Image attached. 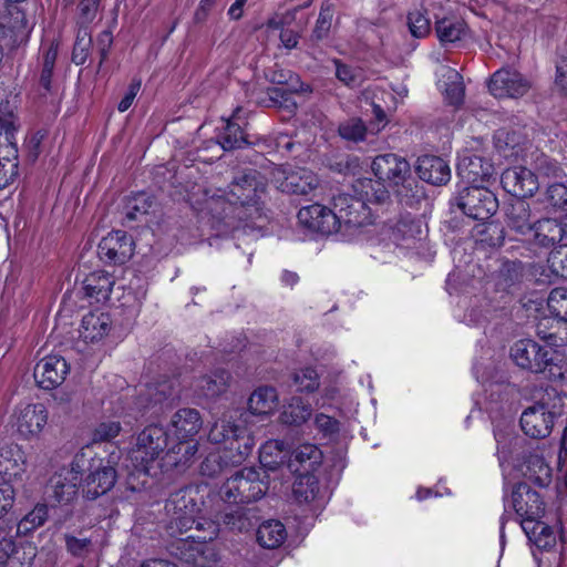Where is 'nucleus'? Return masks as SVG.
Listing matches in <instances>:
<instances>
[{
    "mask_svg": "<svg viewBox=\"0 0 567 567\" xmlns=\"http://www.w3.org/2000/svg\"><path fill=\"white\" fill-rule=\"evenodd\" d=\"M266 184L256 169H244L234 176L221 195L213 196L208 203L214 217L223 224L221 231L237 227V221L254 219L260 215L259 198Z\"/></svg>",
    "mask_w": 567,
    "mask_h": 567,
    "instance_id": "obj_1",
    "label": "nucleus"
},
{
    "mask_svg": "<svg viewBox=\"0 0 567 567\" xmlns=\"http://www.w3.org/2000/svg\"><path fill=\"white\" fill-rule=\"evenodd\" d=\"M509 357L522 370L545 374L550 380H563L567 372V362L558 351L533 339L515 341L509 349Z\"/></svg>",
    "mask_w": 567,
    "mask_h": 567,
    "instance_id": "obj_2",
    "label": "nucleus"
},
{
    "mask_svg": "<svg viewBox=\"0 0 567 567\" xmlns=\"http://www.w3.org/2000/svg\"><path fill=\"white\" fill-rule=\"evenodd\" d=\"M217 534L218 526L215 522L202 519L197 522L195 533L181 537L173 544L174 554L187 565L207 567L216 560V553L208 543Z\"/></svg>",
    "mask_w": 567,
    "mask_h": 567,
    "instance_id": "obj_3",
    "label": "nucleus"
},
{
    "mask_svg": "<svg viewBox=\"0 0 567 567\" xmlns=\"http://www.w3.org/2000/svg\"><path fill=\"white\" fill-rule=\"evenodd\" d=\"M269 489V475L265 470L244 467L228 477L219 494L229 504H245L261 499Z\"/></svg>",
    "mask_w": 567,
    "mask_h": 567,
    "instance_id": "obj_4",
    "label": "nucleus"
},
{
    "mask_svg": "<svg viewBox=\"0 0 567 567\" xmlns=\"http://www.w3.org/2000/svg\"><path fill=\"white\" fill-rule=\"evenodd\" d=\"M167 431L157 424L146 426L136 437L134 447L130 451V460L138 474L147 476L150 465L157 460L163 461L167 451Z\"/></svg>",
    "mask_w": 567,
    "mask_h": 567,
    "instance_id": "obj_5",
    "label": "nucleus"
},
{
    "mask_svg": "<svg viewBox=\"0 0 567 567\" xmlns=\"http://www.w3.org/2000/svg\"><path fill=\"white\" fill-rule=\"evenodd\" d=\"M561 415L563 405L540 400L522 412L519 425L525 435L542 440L551 434L557 419Z\"/></svg>",
    "mask_w": 567,
    "mask_h": 567,
    "instance_id": "obj_6",
    "label": "nucleus"
},
{
    "mask_svg": "<svg viewBox=\"0 0 567 567\" xmlns=\"http://www.w3.org/2000/svg\"><path fill=\"white\" fill-rule=\"evenodd\" d=\"M331 206L336 219V233L342 228L350 230L372 223L370 208L357 196L338 194L333 196Z\"/></svg>",
    "mask_w": 567,
    "mask_h": 567,
    "instance_id": "obj_7",
    "label": "nucleus"
},
{
    "mask_svg": "<svg viewBox=\"0 0 567 567\" xmlns=\"http://www.w3.org/2000/svg\"><path fill=\"white\" fill-rule=\"evenodd\" d=\"M455 202L464 215L475 220H488L498 209L496 195L481 186L465 187L458 193Z\"/></svg>",
    "mask_w": 567,
    "mask_h": 567,
    "instance_id": "obj_8",
    "label": "nucleus"
},
{
    "mask_svg": "<svg viewBox=\"0 0 567 567\" xmlns=\"http://www.w3.org/2000/svg\"><path fill=\"white\" fill-rule=\"evenodd\" d=\"M120 452L110 453L109 458L93 460L84 478L83 493L87 499H96L113 488L117 478L115 470Z\"/></svg>",
    "mask_w": 567,
    "mask_h": 567,
    "instance_id": "obj_9",
    "label": "nucleus"
},
{
    "mask_svg": "<svg viewBox=\"0 0 567 567\" xmlns=\"http://www.w3.org/2000/svg\"><path fill=\"white\" fill-rule=\"evenodd\" d=\"M532 83L518 71L511 68H503L496 71L489 79L488 90L498 99H518L525 95Z\"/></svg>",
    "mask_w": 567,
    "mask_h": 567,
    "instance_id": "obj_10",
    "label": "nucleus"
},
{
    "mask_svg": "<svg viewBox=\"0 0 567 567\" xmlns=\"http://www.w3.org/2000/svg\"><path fill=\"white\" fill-rule=\"evenodd\" d=\"M134 251L132 236L123 230H115L102 238L97 254L102 261L110 265H123L131 259Z\"/></svg>",
    "mask_w": 567,
    "mask_h": 567,
    "instance_id": "obj_11",
    "label": "nucleus"
},
{
    "mask_svg": "<svg viewBox=\"0 0 567 567\" xmlns=\"http://www.w3.org/2000/svg\"><path fill=\"white\" fill-rule=\"evenodd\" d=\"M69 372L66 360L53 354L44 357L35 364L33 377L41 389L54 390L64 382Z\"/></svg>",
    "mask_w": 567,
    "mask_h": 567,
    "instance_id": "obj_12",
    "label": "nucleus"
},
{
    "mask_svg": "<svg viewBox=\"0 0 567 567\" xmlns=\"http://www.w3.org/2000/svg\"><path fill=\"white\" fill-rule=\"evenodd\" d=\"M503 188L515 199L532 197L538 189L537 176L528 168L515 166L505 169L501 176Z\"/></svg>",
    "mask_w": 567,
    "mask_h": 567,
    "instance_id": "obj_13",
    "label": "nucleus"
},
{
    "mask_svg": "<svg viewBox=\"0 0 567 567\" xmlns=\"http://www.w3.org/2000/svg\"><path fill=\"white\" fill-rule=\"evenodd\" d=\"M371 168L377 178L383 183L388 182L391 186L402 184L411 174L409 162L392 153L378 155Z\"/></svg>",
    "mask_w": 567,
    "mask_h": 567,
    "instance_id": "obj_14",
    "label": "nucleus"
},
{
    "mask_svg": "<svg viewBox=\"0 0 567 567\" xmlns=\"http://www.w3.org/2000/svg\"><path fill=\"white\" fill-rule=\"evenodd\" d=\"M275 182L280 192L293 195H308L318 185L317 176L307 168L278 171Z\"/></svg>",
    "mask_w": 567,
    "mask_h": 567,
    "instance_id": "obj_15",
    "label": "nucleus"
},
{
    "mask_svg": "<svg viewBox=\"0 0 567 567\" xmlns=\"http://www.w3.org/2000/svg\"><path fill=\"white\" fill-rule=\"evenodd\" d=\"M297 218L301 226L312 233L321 235L336 233V219L333 217L332 207L312 204L300 208Z\"/></svg>",
    "mask_w": 567,
    "mask_h": 567,
    "instance_id": "obj_16",
    "label": "nucleus"
},
{
    "mask_svg": "<svg viewBox=\"0 0 567 567\" xmlns=\"http://www.w3.org/2000/svg\"><path fill=\"white\" fill-rule=\"evenodd\" d=\"M511 502L519 517L542 518L545 513V504L539 493L526 483H519L513 488Z\"/></svg>",
    "mask_w": 567,
    "mask_h": 567,
    "instance_id": "obj_17",
    "label": "nucleus"
},
{
    "mask_svg": "<svg viewBox=\"0 0 567 567\" xmlns=\"http://www.w3.org/2000/svg\"><path fill=\"white\" fill-rule=\"evenodd\" d=\"M561 219L544 217L534 221L530 233L533 245L544 249H557L564 244Z\"/></svg>",
    "mask_w": 567,
    "mask_h": 567,
    "instance_id": "obj_18",
    "label": "nucleus"
},
{
    "mask_svg": "<svg viewBox=\"0 0 567 567\" xmlns=\"http://www.w3.org/2000/svg\"><path fill=\"white\" fill-rule=\"evenodd\" d=\"M415 172L422 181L435 186L445 185L451 179L449 164L442 157L435 155L419 157Z\"/></svg>",
    "mask_w": 567,
    "mask_h": 567,
    "instance_id": "obj_19",
    "label": "nucleus"
},
{
    "mask_svg": "<svg viewBox=\"0 0 567 567\" xmlns=\"http://www.w3.org/2000/svg\"><path fill=\"white\" fill-rule=\"evenodd\" d=\"M79 484V471L72 467L71 471L54 474L47 487V493L58 503H69L78 494Z\"/></svg>",
    "mask_w": 567,
    "mask_h": 567,
    "instance_id": "obj_20",
    "label": "nucleus"
},
{
    "mask_svg": "<svg viewBox=\"0 0 567 567\" xmlns=\"http://www.w3.org/2000/svg\"><path fill=\"white\" fill-rule=\"evenodd\" d=\"M505 225L519 235H527L533 227L530 206L524 199H513L504 207Z\"/></svg>",
    "mask_w": 567,
    "mask_h": 567,
    "instance_id": "obj_21",
    "label": "nucleus"
},
{
    "mask_svg": "<svg viewBox=\"0 0 567 567\" xmlns=\"http://www.w3.org/2000/svg\"><path fill=\"white\" fill-rule=\"evenodd\" d=\"M238 111L225 122L216 136V143L223 151L229 152L256 144L249 140V135L244 132L243 126L237 122Z\"/></svg>",
    "mask_w": 567,
    "mask_h": 567,
    "instance_id": "obj_22",
    "label": "nucleus"
},
{
    "mask_svg": "<svg viewBox=\"0 0 567 567\" xmlns=\"http://www.w3.org/2000/svg\"><path fill=\"white\" fill-rule=\"evenodd\" d=\"M48 422V410L41 404H28L22 408L18 415V431L24 435L39 434Z\"/></svg>",
    "mask_w": 567,
    "mask_h": 567,
    "instance_id": "obj_23",
    "label": "nucleus"
},
{
    "mask_svg": "<svg viewBox=\"0 0 567 567\" xmlns=\"http://www.w3.org/2000/svg\"><path fill=\"white\" fill-rule=\"evenodd\" d=\"M236 505V507H231L221 514V523L231 532L243 533L250 530L259 522L257 508Z\"/></svg>",
    "mask_w": 567,
    "mask_h": 567,
    "instance_id": "obj_24",
    "label": "nucleus"
},
{
    "mask_svg": "<svg viewBox=\"0 0 567 567\" xmlns=\"http://www.w3.org/2000/svg\"><path fill=\"white\" fill-rule=\"evenodd\" d=\"M322 463V452L313 444L298 446L287 460V467L292 473L315 472Z\"/></svg>",
    "mask_w": 567,
    "mask_h": 567,
    "instance_id": "obj_25",
    "label": "nucleus"
},
{
    "mask_svg": "<svg viewBox=\"0 0 567 567\" xmlns=\"http://www.w3.org/2000/svg\"><path fill=\"white\" fill-rule=\"evenodd\" d=\"M171 425L178 440H193L203 426V420L196 409L184 408L176 411Z\"/></svg>",
    "mask_w": 567,
    "mask_h": 567,
    "instance_id": "obj_26",
    "label": "nucleus"
},
{
    "mask_svg": "<svg viewBox=\"0 0 567 567\" xmlns=\"http://www.w3.org/2000/svg\"><path fill=\"white\" fill-rule=\"evenodd\" d=\"M113 286V277L104 270L91 272L83 281L85 296L97 303L109 300Z\"/></svg>",
    "mask_w": 567,
    "mask_h": 567,
    "instance_id": "obj_27",
    "label": "nucleus"
},
{
    "mask_svg": "<svg viewBox=\"0 0 567 567\" xmlns=\"http://www.w3.org/2000/svg\"><path fill=\"white\" fill-rule=\"evenodd\" d=\"M523 277L524 264L520 260H505L496 272L495 287L498 291L513 293L519 288Z\"/></svg>",
    "mask_w": 567,
    "mask_h": 567,
    "instance_id": "obj_28",
    "label": "nucleus"
},
{
    "mask_svg": "<svg viewBox=\"0 0 567 567\" xmlns=\"http://www.w3.org/2000/svg\"><path fill=\"white\" fill-rule=\"evenodd\" d=\"M492 172V164L478 155L463 156L457 164V175L468 183L483 182Z\"/></svg>",
    "mask_w": 567,
    "mask_h": 567,
    "instance_id": "obj_29",
    "label": "nucleus"
},
{
    "mask_svg": "<svg viewBox=\"0 0 567 567\" xmlns=\"http://www.w3.org/2000/svg\"><path fill=\"white\" fill-rule=\"evenodd\" d=\"M231 375L225 369H216L200 377L195 384L196 392L207 399H214L226 392Z\"/></svg>",
    "mask_w": 567,
    "mask_h": 567,
    "instance_id": "obj_30",
    "label": "nucleus"
},
{
    "mask_svg": "<svg viewBox=\"0 0 567 567\" xmlns=\"http://www.w3.org/2000/svg\"><path fill=\"white\" fill-rule=\"evenodd\" d=\"M166 515L197 517L200 508L190 488L172 493L165 503Z\"/></svg>",
    "mask_w": 567,
    "mask_h": 567,
    "instance_id": "obj_31",
    "label": "nucleus"
},
{
    "mask_svg": "<svg viewBox=\"0 0 567 567\" xmlns=\"http://www.w3.org/2000/svg\"><path fill=\"white\" fill-rule=\"evenodd\" d=\"M255 439L246 426L238 425L225 451L231 464L241 463L252 451Z\"/></svg>",
    "mask_w": 567,
    "mask_h": 567,
    "instance_id": "obj_32",
    "label": "nucleus"
},
{
    "mask_svg": "<svg viewBox=\"0 0 567 567\" xmlns=\"http://www.w3.org/2000/svg\"><path fill=\"white\" fill-rule=\"evenodd\" d=\"M25 471V460L18 445L0 449V474L8 480L20 477Z\"/></svg>",
    "mask_w": 567,
    "mask_h": 567,
    "instance_id": "obj_33",
    "label": "nucleus"
},
{
    "mask_svg": "<svg viewBox=\"0 0 567 567\" xmlns=\"http://www.w3.org/2000/svg\"><path fill=\"white\" fill-rule=\"evenodd\" d=\"M111 319L104 312H89L82 318L81 336L84 340L95 342L110 331Z\"/></svg>",
    "mask_w": 567,
    "mask_h": 567,
    "instance_id": "obj_34",
    "label": "nucleus"
},
{
    "mask_svg": "<svg viewBox=\"0 0 567 567\" xmlns=\"http://www.w3.org/2000/svg\"><path fill=\"white\" fill-rule=\"evenodd\" d=\"M353 190L360 199L374 204H385L390 199V193L381 179L359 178L353 184Z\"/></svg>",
    "mask_w": 567,
    "mask_h": 567,
    "instance_id": "obj_35",
    "label": "nucleus"
},
{
    "mask_svg": "<svg viewBox=\"0 0 567 567\" xmlns=\"http://www.w3.org/2000/svg\"><path fill=\"white\" fill-rule=\"evenodd\" d=\"M198 451L197 442L193 440H179L172 447L167 449L163 456V465L166 467L186 466Z\"/></svg>",
    "mask_w": 567,
    "mask_h": 567,
    "instance_id": "obj_36",
    "label": "nucleus"
},
{
    "mask_svg": "<svg viewBox=\"0 0 567 567\" xmlns=\"http://www.w3.org/2000/svg\"><path fill=\"white\" fill-rule=\"evenodd\" d=\"M435 31L442 43H454L466 35L467 25L457 17L435 16Z\"/></svg>",
    "mask_w": 567,
    "mask_h": 567,
    "instance_id": "obj_37",
    "label": "nucleus"
},
{
    "mask_svg": "<svg viewBox=\"0 0 567 567\" xmlns=\"http://www.w3.org/2000/svg\"><path fill=\"white\" fill-rule=\"evenodd\" d=\"M333 14L334 3L331 2L330 0L323 1L320 7V12L315 23V27L307 39V42L309 43L310 47H316L321 41L327 40L329 38Z\"/></svg>",
    "mask_w": 567,
    "mask_h": 567,
    "instance_id": "obj_38",
    "label": "nucleus"
},
{
    "mask_svg": "<svg viewBox=\"0 0 567 567\" xmlns=\"http://www.w3.org/2000/svg\"><path fill=\"white\" fill-rule=\"evenodd\" d=\"M259 461L261 470L277 471L287 463V454L285 453V442L272 440L266 442L260 447Z\"/></svg>",
    "mask_w": 567,
    "mask_h": 567,
    "instance_id": "obj_39",
    "label": "nucleus"
},
{
    "mask_svg": "<svg viewBox=\"0 0 567 567\" xmlns=\"http://www.w3.org/2000/svg\"><path fill=\"white\" fill-rule=\"evenodd\" d=\"M28 29V19L24 11H22L13 3H10L7 13L0 17V39H3L8 33L13 35L22 34Z\"/></svg>",
    "mask_w": 567,
    "mask_h": 567,
    "instance_id": "obj_40",
    "label": "nucleus"
},
{
    "mask_svg": "<svg viewBox=\"0 0 567 567\" xmlns=\"http://www.w3.org/2000/svg\"><path fill=\"white\" fill-rule=\"evenodd\" d=\"M292 485L296 499L300 503H309L319 494V480L313 472H298Z\"/></svg>",
    "mask_w": 567,
    "mask_h": 567,
    "instance_id": "obj_41",
    "label": "nucleus"
},
{
    "mask_svg": "<svg viewBox=\"0 0 567 567\" xmlns=\"http://www.w3.org/2000/svg\"><path fill=\"white\" fill-rule=\"evenodd\" d=\"M277 405V392L271 386L256 389L248 400V409L255 415H267Z\"/></svg>",
    "mask_w": 567,
    "mask_h": 567,
    "instance_id": "obj_42",
    "label": "nucleus"
},
{
    "mask_svg": "<svg viewBox=\"0 0 567 567\" xmlns=\"http://www.w3.org/2000/svg\"><path fill=\"white\" fill-rule=\"evenodd\" d=\"M287 532L279 520H267L257 529V540L265 548H277L286 539Z\"/></svg>",
    "mask_w": 567,
    "mask_h": 567,
    "instance_id": "obj_43",
    "label": "nucleus"
},
{
    "mask_svg": "<svg viewBox=\"0 0 567 567\" xmlns=\"http://www.w3.org/2000/svg\"><path fill=\"white\" fill-rule=\"evenodd\" d=\"M525 476L535 485L546 487L551 482V470L544 457L530 455L526 462Z\"/></svg>",
    "mask_w": 567,
    "mask_h": 567,
    "instance_id": "obj_44",
    "label": "nucleus"
},
{
    "mask_svg": "<svg viewBox=\"0 0 567 567\" xmlns=\"http://www.w3.org/2000/svg\"><path fill=\"white\" fill-rule=\"evenodd\" d=\"M311 415V406L300 398H292L280 414V420L287 425H301Z\"/></svg>",
    "mask_w": 567,
    "mask_h": 567,
    "instance_id": "obj_45",
    "label": "nucleus"
},
{
    "mask_svg": "<svg viewBox=\"0 0 567 567\" xmlns=\"http://www.w3.org/2000/svg\"><path fill=\"white\" fill-rule=\"evenodd\" d=\"M394 187H396L395 195L399 202L408 207L419 205L425 197L423 187L411 177V174L402 184Z\"/></svg>",
    "mask_w": 567,
    "mask_h": 567,
    "instance_id": "obj_46",
    "label": "nucleus"
},
{
    "mask_svg": "<svg viewBox=\"0 0 567 567\" xmlns=\"http://www.w3.org/2000/svg\"><path fill=\"white\" fill-rule=\"evenodd\" d=\"M16 127L11 122L0 123V138L3 137L4 144L0 146V161L13 162L14 167L19 168V155L17 144L13 142Z\"/></svg>",
    "mask_w": 567,
    "mask_h": 567,
    "instance_id": "obj_47",
    "label": "nucleus"
},
{
    "mask_svg": "<svg viewBox=\"0 0 567 567\" xmlns=\"http://www.w3.org/2000/svg\"><path fill=\"white\" fill-rule=\"evenodd\" d=\"M338 133L344 141L357 144L365 140L370 128L361 118L351 117L339 124Z\"/></svg>",
    "mask_w": 567,
    "mask_h": 567,
    "instance_id": "obj_48",
    "label": "nucleus"
},
{
    "mask_svg": "<svg viewBox=\"0 0 567 567\" xmlns=\"http://www.w3.org/2000/svg\"><path fill=\"white\" fill-rule=\"evenodd\" d=\"M203 518L196 519V517L167 515V522L165 529L171 537L176 538L185 537L192 533H195L197 522Z\"/></svg>",
    "mask_w": 567,
    "mask_h": 567,
    "instance_id": "obj_49",
    "label": "nucleus"
},
{
    "mask_svg": "<svg viewBox=\"0 0 567 567\" xmlns=\"http://www.w3.org/2000/svg\"><path fill=\"white\" fill-rule=\"evenodd\" d=\"M92 48V38L87 27H80L72 51V62L82 65L86 62Z\"/></svg>",
    "mask_w": 567,
    "mask_h": 567,
    "instance_id": "obj_50",
    "label": "nucleus"
},
{
    "mask_svg": "<svg viewBox=\"0 0 567 567\" xmlns=\"http://www.w3.org/2000/svg\"><path fill=\"white\" fill-rule=\"evenodd\" d=\"M449 83L445 87L446 102L455 107H458L464 102V84L462 76L458 72L450 70L447 74Z\"/></svg>",
    "mask_w": 567,
    "mask_h": 567,
    "instance_id": "obj_51",
    "label": "nucleus"
},
{
    "mask_svg": "<svg viewBox=\"0 0 567 567\" xmlns=\"http://www.w3.org/2000/svg\"><path fill=\"white\" fill-rule=\"evenodd\" d=\"M237 427L238 425L230 421L218 420L212 425L208 432V440L214 444H224V449L226 450Z\"/></svg>",
    "mask_w": 567,
    "mask_h": 567,
    "instance_id": "obj_52",
    "label": "nucleus"
},
{
    "mask_svg": "<svg viewBox=\"0 0 567 567\" xmlns=\"http://www.w3.org/2000/svg\"><path fill=\"white\" fill-rule=\"evenodd\" d=\"M152 204V199L146 194L135 195L125 205V220H137L141 216L148 214Z\"/></svg>",
    "mask_w": 567,
    "mask_h": 567,
    "instance_id": "obj_53",
    "label": "nucleus"
},
{
    "mask_svg": "<svg viewBox=\"0 0 567 567\" xmlns=\"http://www.w3.org/2000/svg\"><path fill=\"white\" fill-rule=\"evenodd\" d=\"M547 306L549 312L558 320L567 322V289L555 288L550 291Z\"/></svg>",
    "mask_w": 567,
    "mask_h": 567,
    "instance_id": "obj_54",
    "label": "nucleus"
},
{
    "mask_svg": "<svg viewBox=\"0 0 567 567\" xmlns=\"http://www.w3.org/2000/svg\"><path fill=\"white\" fill-rule=\"evenodd\" d=\"M228 454L219 452L209 453L200 464V474L208 477H215L224 471L230 461Z\"/></svg>",
    "mask_w": 567,
    "mask_h": 567,
    "instance_id": "obj_55",
    "label": "nucleus"
},
{
    "mask_svg": "<svg viewBox=\"0 0 567 567\" xmlns=\"http://www.w3.org/2000/svg\"><path fill=\"white\" fill-rule=\"evenodd\" d=\"M544 203L555 210H567V185L550 184L544 194Z\"/></svg>",
    "mask_w": 567,
    "mask_h": 567,
    "instance_id": "obj_56",
    "label": "nucleus"
},
{
    "mask_svg": "<svg viewBox=\"0 0 567 567\" xmlns=\"http://www.w3.org/2000/svg\"><path fill=\"white\" fill-rule=\"evenodd\" d=\"M146 395L151 399V401L157 404L165 401H174L176 398H178V392L173 381H164L147 386Z\"/></svg>",
    "mask_w": 567,
    "mask_h": 567,
    "instance_id": "obj_57",
    "label": "nucleus"
},
{
    "mask_svg": "<svg viewBox=\"0 0 567 567\" xmlns=\"http://www.w3.org/2000/svg\"><path fill=\"white\" fill-rule=\"evenodd\" d=\"M409 29L413 37L423 38L431 30V20L424 9H415L408 16Z\"/></svg>",
    "mask_w": 567,
    "mask_h": 567,
    "instance_id": "obj_58",
    "label": "nucleus"
},
{
    "mask_svg": "<svg viewBox=\"0 0 567 567\" xmlns=\"http://www.w3.org/2000/svg\"><path fill=\"white\" fill-rule=\"evenodd\" d=\"M48 505H35V507L20 520L18 528L22 529L23 533H29L42 526L48 519Z\"/></svg>",
    "mask_w": 567,
    "mask_h": 567,
    "instance_id": "obj_59",
    "label": "nucleus"
},
{
    "mask_svg": "<svg viewBox=\"0 0 567 567\" xmlns=\"http://www.w3.org/2000/svg\"><path fill=\"white\" fill-rule=\"evenodd\" d=\"M293 384L299 392H313L319 388V375L312 368H306L293 373Z\"/></svg>",
    "mask_w": 567,
    "mask_h": 567,
    "instance_id": "obj_60",
    "label": "nucleus"
},
{
    "mask_svg": "<svg viewBox=\"0 0 567 567\" xmlns=\"http://www.w3.org/2000/svg\"><path fill=\"white\" fill-rule=\"evenodd\" d=\"M58 56V49L51 45L43 55V64L40 74V86L44 90V94L51 91L53 69Z\"/></svg>",
    "mask_w": 567,
    "mask_h": 567,
    "instance_id": "obj_61",
    "label": "nucleus"
},
{
    "mask_svg": "<svg viewBox=\"0 0 567 567\" xmlns=\"http://www.w3.org/2000/svg\"><path fill=\"white\" fill-rule=\"evenodd\" d=\"M267 94L271 105L285 109L289 112H295L297 110V103L292 99V91L290 89L269 87L267 90Z\"/></svg>",
    "mask_w": 567,
    "mask_h": 567,
    "instance_id": "obj_62",
    "label": "nucleus"
},
{
    "mask_svg": "<svg viewBox=\"0 0 567 567\" xmlns=\"http://www.w3.org/2000/svg\"><path fill=\"white\" fill-rule=\"evenodd\" d=\"M65 548L69 554L78 558H84L92 551V540L90 538H80L70 534L64 535Z\"/></svg>",
    "mask_w": 567,
    "mask_h": 567,
    "instance_id": "obj_63",
    "label": "nucleus"
},
{
    "mask_svg": "<svg viewBox=\"0 0 567 567\" xmlns=\"http://www.w3.org/2000/svg\"><path fill=\"white\" fill-rule=\"evenodd\" d=\"M548 262L553 272L567 279V244H563L557 249L551 250Z\"/></svg>",
    "mask_w": 567,
    "mask_h": 567,
    "instance_id": "obj_64",
    "label": "nucleus"
}]
</instances>
